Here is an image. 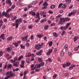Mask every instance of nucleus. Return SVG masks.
<instances>
[{"instance_id": "f257e3e1", "label": "nucleus", "mask_w": 79, "mask_h": 79, "mask_svg": "<svg viewBox=\"0 0 79 79\" xmlns=\"http://www.w3.org/2000/svg\"><path fill=\"white\" fill-rule=\"evenodd\" d=\"M60 21L59 22L58 24L59 25H63L64 23H65V19L64 18H61L60 19Z\"/></svg>"}, {"instance_id": "f03ea898", "label": "nucleus", "mask_w": 79, "mask_h": 79, "mask_svg": "<svg viewBox=\"0 0 79 79\" xmlns=\"http://www.w3.org/2000/svg\"><path fill=\"white\" fill-rule=\"evenodd\" d=\"M21 21H22V19L21 18L19 19H17L16 20V28H18V24H19V23L20 22H21Z\"/></svg>"}, {"instance_id": "7ed1b4c3", "label": "nucleus", "mask_w": 79, "mask_h": 79, "mask_svg": "<svg viewBox=\"0 0 79 79\" xmlns=\"http://www.w3.org/2000/svg\"><path fill=\"white\" fill-rule=\"evenodd\" d=\"M6 75L7 76H8L10 77L13 76H14V73H12V72H7L6 73Z\"/></svg>"}, {"instance_id": "20e7f679", "label": "nucleus", "mask_w": 79, "mask_h": 79, "mask_svg": "<svg viewBox=\"0 0 79 79\" xmlns=\"http://www.w3.org/2000/svg\"><path fill=\"white\" fill-rule=\"evenodd\" d=\"M42 48V46H41V45L39 44H37L35 47V48L36 50H39L40 48Z\"/></svg>"}, {"instance_id": "39448f33", "label": "nucleus", "mask_w": 79, "mask_h": 79, "mask_svg": "<svg viewBox=\"0 0 79 79\" xmlns=\"http://www.w3.org/2000/svg\"><path fill=\"white\" fill-rule=\"evenodd\" d=\"M40 66H41V65L40 64H36L35 65L33 69H31V70L35 69V68H40Z\"/></svg>"}, {"instance_id": "423d86ee", "label": "nucleus", "mask_w": 79, "mask_h": 79, "mask_svg": "<svg viewBox=\"0 0 79 79\" xmlns=\"http://www.w3.org/2000/svg\"><path fill=\"white\" fill-rule=\"evenodd\" d=\"M70 24H71V23H67L66 25V26L64 27V30H66V29H68V26H69Z\"/></svg>"}, {"instance_id": "0eeeda50", "label": "nucleus", "mask_w": 79, "mask_h": 79, "mask_svg": "<svg viewBox=\"0 0 79 79\" xmlns=\"http://www.w3.org/2000/svg\"><path fill=\"white\" fill-rule=\"evenodd\" d=\"M13 47L12 45H11L10 47H8L7 48V50L9 53H11V50H12V47Z\"/></svg>"}, {"instance_id": "6e6552de", "label": "nucleus", "mask_w": 79, "mask_h": 79, "mask_svg": "<svg viewBox=\"0 0 79 79\" xmlns=\"http://www.w3.org/2000/svg\"><path fill=\"white\" fill-rule=\"evenodd\" d=\"M43 52V50H41L40 51H39L38 52H37L36 53V55H39L40 56V55H42V52Z\"/></svg>"}, {"instance_id": "1a4fd4ad", "label": "nucleus", "mask_w": 79, "mask_h": 79, "mask_svg": "<svg viewBox=\"0 0 79 79\" xmlns=\"http://www.w3.org/2000/svg\"><path fill=\"white\" fill-rule=\"evenodd\" d=\"M13 66L15 67H18L19 66V63L18 62H15V63H13Z\"/></svg>"}, {"instance_id": "9d476101", "label": "nucleus", "mask_w": 79, "mask_h": 79, "mask_svg": "<svg viewBox=\"0 0 79 79\" xmlns=\"http://www.w3.org/2000/svg\"><path fill=\"white\" fill-rule=\"evenodd\" d=\"M6 2L9 4V6H11V4H12L11 1L10 0H7Z\"/></svg>"}, {"instance_id": "9b49d317", "label": "nucleus", "mask_w": 79, "mask_h": 79, "mask_svg": "<svg viewBox=\"0 0 79 79\" xmlns=\"http://www.w3.org/2000/svg\"><path fill=\"white\" fill-rule=\"evenodd\" d=\"M22 40H23V41H26V40L27 39V35L26 36H25L23 37H22Z\"/></svg>"}, {"instance_id": "f8f14e48", "label": "nucleus", "mask_w": 79, "mask_h": 79, "mask_svg": "<svg viewBox=\"0 0 79 79\" xmlns=\"http://www.w3.org/2000/svg\"><path fill=\"white\" fill-rule=\"evenodd\" d=\"M61 8H66V5L65 4H63L62 3H61Z\"/></svg>"}, {"instance_id": "ddd939ff", "label": "nucleus", "mask_w": 79, "mask_h": 79, "mask_svg": "<svg viewBox=\"0 0 79 79\" xmlns=\"http://www.w3.org/2000/svg\"><path fill=\"white\" fill-rule=\"evenodd\" d=\"M45 14H46V12L45 11H42L40 13V14L41 16H43V15H45Z\"/></svg>"}, {"instance_id": "4468645a", "label": "nucleus", "mask_w": 79, "mask_h": 79, "mask_svg": "<svg viewBox=\"0 0 79 79\" xmlns=\"http://www.w3.org/2000/svg\"><path fill=\"white\" fill-rule=\"evenodd\" d=\"M5 36V34H2L0 36V38L2 39V40H5V38L4 37Z\"/></svg>"}, {"instance_id": "2eb2a0df", "label": "nucleus", "mask_w": 79, "mask_h": 79, "mask_svg": "<svg viewBox=\"0 0 79 79\" xmlns=\"http://www.w3.org/2000/svg\"><path fill=\"white\" fill-rule=\"evenodd\" d=\"M76 66L75 65H72L69 67V70H71L73 69V68H74Z\"/></svg>"}, {"instance_id": "dca6fc26", "label": "nucleus", "mask_w": 79, "mask_h": 79, "mask_svg": "<svg viewBox=\"0 0 79 79\" xmlns=\"http://www.w3.org/2000/svg\"><path fill=\"white\" fill-rule=\"evenodd\" d=\"M36 18H38V19H39V18H40V16H39V13H38L36 14Z\"/></svg>"}, {"instance_id": "f3484780", "label": "nucleus", "mask_w": 79, "mask_h": 79, "mask_svg": "<svg viewBox=\"0 0 79 79\" xmlns=\"http://www.w3.org/2000/svg\"><path fill=\"white\" fill-rule=\"evenodd\" d=\"M37 37H39V38H42V37H43V35H37Z\"/></svg>"}, {"instance_id": "a211bd4d", "label": "nucleus", "mask_w": 79, "mask_h": 79, "mask_svg": "<svg viewBox=\"0 0 79 79\" xmlns=\"http://www.w3.org/2000/svg\"><path fill=\"white\" fill-rule=\"evenodd\" d=\"M70 20V19L69 18H67L65 19V22H67L68 21H69Z\"/></svg>"}, {"instance_id": "6ab92c4d", "label": "nucleus", "mask_w": 79, "mask_h": 79, "mask_svg": "<svg viewBox=\"0 0 79 79\" xmlns=\"http://www.w3.org/2000/svg\"><path fill=\"white\" fill-rule=\"evenodd\" d=\"M55 6H56L55 5H52L51 6L50 8L51 9H54V8H55Z\"/></svg>"}, {"instance_id": "aec40b11", "label": "nucleus", "mask_w": 79, "mask_h": 79, "mask_svg": "<svg viewBox=\"0 0 79 79\" xmlns=\"http://www.w3.org/2000/svg\"><path fill=\"white\" fill-rule=\"evenodd\" d=\"M37 3V1H34L31 3V5H34V4H36Z\"/></svg>"}, {"instance_id": "412c9836", "label": "nucleus", "mask_w": 79, "mask_h": 79, "mask_svg": "<svg viewBox=\"0 0 79 79\" xmlns=\"http://www.w3.org/2000/svg\"><path fill=\"white\" fill-rule=\"evenodd\" d=\"M23 58V56L21 55L20 57H19L17 59L18 61H19V60H21V58Z\"/></svg>"}, {"instance_id": "4be33fe9", "label": "nucleus", "mask_w": 79, "mask_h": 79, "mask_svg": "<svg viewBox=\"0 0 79 79\" xmlns=\"http://www.w3.org/2000/svg\"><path fill=\"white\" fill-rule=\"evenodd\" d=\"M11 68H12V64H9L8 65V69H10Z\"/></svg>"}, {"instance_id": "5701e85b", "label": "nucleus", "mask_w": 79, "mask_h": 79, "mask_svg": "<svg viewBox=\"0 0 79 79\" xmlns=\"http://www.w3.org/2000/svg\"><path fill=\"white\" fill-rule=\"evenodd\" d=\"M62 16V15H58L57 16H56V18H58V19L60 18H61Z\"/></svg>"}, {"instance_id": "b1692460", "label": "nucleus", "mask_w": 79, "mask_h": 79, "mask_svg": "<svg viewBox=\"0 0 79 79\" xmlns=\"http://www.w3.org/2000/svg\"><path fill=\"white\" fill-rule=\"evenodd\" d=\"M20 47L21 48L25 49V46H23L22 44H21L20 45Z\"/></svg>"}, {"instance_id": "393cba45", "label": "nucleus", "mask_w": 79, "mask_h": 79, "mask_svg": "<svg viewBox=\"0 0 79 79\" xmlns=\"http://www.w3.org/2000/svg\"><path fill=\"white\" fill-rule=\"evenodd\" d=\"M12 39H13V37H9L7 38V40L9 41V40H12Z\"/></svg>"}, {"instance_id": "a878e982", "label": "nucleus", "mask_w": 79, "mask_h": 79, "mask_svg": "<svg viewBox=\"0 0 79 79\" xmlns=\"http://www.w3.org/2000/svg\"><path fill=\"white\" fill-rule=\"evenodd\" d=\"M64 48H65V50H68V48H68V45H65V46L64 47Z\"/></svg>"}, {"instance_id": "bb28decb", "label": "nucleus", "mask_w": 79, "mask_h": 79, "mask_svg": "<svg viewBox=\"0 0 79 79\" xmlns=\"http://www.w3.org/2000/svg\"><path fill=\"white\" fill-rule=\"evenodd\" d=\"M6 56H7V57H8V58L9 59H10V58H11V57H9L10 55H9V54H6Z\"/></svg>"}, {"instance_id": "cd10ccee", "label": "nucleus", "mask_w": 79, "mask_h": 79, "mask_svg": "<svg viewBox=\"0 0 79 79\" xmlns=\"http://www.w3.org/2000/svg\"><path fill=\"white\" fill-rule=\"evenodd\" d=\"M74 42H76L77 40V36H75V37H74Z\"/></svg>"}, {"instance_id": "c85d7f7f", "label": "nucleus", "mask_w": 79, "mask_h": 79, "mask_svg": "<svg viewBox=\"0 0 79 79\" xmlns=\"http://www.w3.org/2000/svg\"><path fill=\"white\" fill-rule=\"evenodd\" d=\"M70 64H71V63L69 62H67L66 63V66L67 67L69 66Z\"/></svg>"}, {"instance_id": "c756f323", "label": "nucleus", "mask_w": 79, "mask_h": 79, "mask_svg": "<svg viewBox=\"0 0 79 79\" xmlns=\"http://www.w3.org/2000/svg\"><path fill=\"white\" fill-rule=\"evenodd\" d=\"M27 73V71H25L24 73V77H26V74Z\"/></svg>"}, {"instance_id": "7c9ffc66", "label": "nucleus", "mask_w": 79, "mask_h": 79, "mask_svg": "<svg viewBox=\"0 0 79 79\" xmlns=\"http://www.w3.org/2000/svg\"><path fill=\"white\" fill-rule=\"evenodd\" d=\"M57 76V75L56 74H55L53 76L52 78L53 79H55Z\"/></svg>"}, {"instance_id": "2f4dec72", "label": "nucleus", "mask_w": 79, "mask_h": 79, "mask_svg": "<svg viewBox=\"0 0 79 79\" xmlns=\"http://www.w3.org/2000/svg\"><path fill=\"white\" fill-rule=\"evenodd\" d=\"M53 35L55 37H57V35H56V33L55 32H54L53 33Z\"/></svg>"}, {"instance_id": "473e14b6", "label": "nucleus", "mask_w": 79, "mask_h": 79, "mask_svg": "<svg viewBox=\"0 0 79 79\" xmlns=\"http://www.w3.org/2000/svg\"><path fill=\"white\" fill-rule=\"evenodd\" d=\"M52 44H53V42L52 41L50 42V43H49V47H51V46L52 45Z\"/></svg>"}, {"instance_id": "72a5a7b5", "label": "nucleus", "mask_w": 79, "mask_h": 79, "mask_svg": "<svg viewBox=\"0 0 79 79\" xmlns=\"http://www.w3.org/2000/svg\"><path fill=\"white\" fill-rule=\"evenodd\" d=\"M43 2H44V1H43V0H41L39 3L38 5H40L41 4L43 3Z\"/></svg>"}, {"instance_id": "f704fd0d", "label": "nucleus", "mask_w": 79, "mask_h": 79, "mask_svg": "<svg viewBox=\"0 0 79 79\" xmlns=\"http://www.w3.org/2000/svg\"><path fill=\"white\" fill-rule=\"evenodd\" d=\"M64 51H63V50H62L61 52V56H63L64 55Z\"/></svg>"}, {"instance_id": "c9c22d12", "label": "nucleus", "mask_w": 79, "mask_h": 79, "mask_svg": "<svg viewBox=\"0 0 79 79\" xmlns=\"http://www.w3.org/2000/svg\"><path fill=\"white\" fill-rule=\"evenodd\" d=\"M48 61H49V62H52V59L50 58H48V59L47 60Z\"/></svg>"}, {"instance_id": "e433bc0d", "label": "nucleus", "mask_w": 79, "mask_h": 79, "mask_svg": "<svg viewBox=\"0 0 79 79\" xmlns=\"http://www.w3.org/2000/svg\"><path fill=\"white\" fill-rule=\"evenodd\" d=\"M16 18H17L16 16H15L12 19V21H14V20H15Z\"/></svg>"}, {"instance_id": "4c0bfd02", "label": "nucleus", "mask_w": 79, "mask_h": 79, "mask_svg": "<svg viewBox=\"0 0 79 79\" xmlns=\"http://www.w3.org/2000/svg\"><path fill=\"white\" fill-rule=\"evenodd\" d=\"M11 11V8L7 10L6 12L7 13H8L9 11Z\"/></svg>"}, {"instance_id": "58836bf2", "label": "nucleus", "mask_w": 79, "mask_h": 79, "mask_svg": "<svg viewBox=\"0 0 79 79\" xmlns=\"http://www.w3.org/2000/svg\"><path fill=\"white\" fill-rule=\"evenodd\" d=\"M34 54H31V55H29V54H28V55L27 56L28 57L32 56H34Z\"/></svg>"}, {"instance_id": "ea45409f", "label": "nucleus", "mask_w": 79, "mask_h": 79, "mask_svg": "<svg viewBox=\"0 0 79 79\" xmlns=\"http://www.w3.org/2000/svg\"><path fill=\"white\" fill-rule=\"evenodd\" d=\"M38 60L39 61H42V60L40 58H38Z\"/></svg>"}, {"instance_id": "a19ab883", "label": "nucleus", "mask_w": 79, "mask_h": 79, "mask_svg": "<svg viewBox=\"0 0 79 79\" xmlns=\"http://www.w3.org/2000/svg\"><path fill=\"white\" fill-rule=\"evenodd\" d=\"M24 4L23 3H22L19 5V6H24Z\"/></svg>"}, {"instance_id": "79ce46f5", "label": "nucleus", "mask_w": 79, "mask_h": 79, "mask_svg": "<svg viewBox=\"0 0 79 79\" xmlns=\"http://www.w3.org/2000/svg\"><path fill=\"white\" fill-rule=\"evenodd\" d=\"M64 76L66 77H68V76H69V74L68 73H65L64 74Z\"/></svg>"}, {"instance_id": "37998d69", "label": "nucleus", "mask_w": 79, "mask_h": 79, "mask_svg": "<svg viewBox=\"0 0 79 79\" xmlns=\"http://www.w3.org/2000/svg\"><path fill=\"white\" fill-rule=\"evenodd\" d=\"M48 26L46 25L44 27V29L45 30H47V28H48Z\"/></svg>"}, {"instance_id": "c03bdc74", "label": "nucleus", "mask_w": 79, "mask_h": 79, "mask_svg": "<svg viewBox=\"0 0 79 79\" xmlns=\"http://www.w3.org/2000/svg\"><path fill=\"white\" fill-rule=\"evenodd\" d=\"M3 55V51H2L0 52V56H1Z\"/></svg>"}, {"instance_id": "a18cd8bd", "label": "nucleus", "mask_w": 79, "mask_h": 79, "mask_svg": "<svg viewBox=\"0 0 79 79\" xmlns=\"http://www.w3.org/2000/svg\"><path fill=\"white\" fill-rule=\"evenodd\" d=\"M44 5L45 6H48V3H47V2H44Z\"/></svg>"}, {"instance_id": "49530a36", "label": "nucleus", "mask_w": 79, "mask_h": 79, "mask_svg": "<svg viewBox=\"0 0 79 79\" xmlns=\"http://www.w3.org/2000/svg\"><path fill=\"white\" fill-rule=\"evenodd\" d=\"M40 18L36 20L35 21V23H38V22H39V20H40Z\"/></svg>"}, {"instance_id": "de8ad7c7", "label": "nucleus", "mask_w": 79, "mask_h": 79, "mask_svg": "<svg viewBox=\"0 0 79 79\" xmlns=\"http://www.w3.org/2000/svg\"><path fill=\"white\" fill-rule=\"evenodd\" d=\"M53 51V50L52 49H50L49 50V52H50V53H52V52Z\"/></svg>"}, {"instance_id": "09e8293b", "label": "nucleus", "mask_w": 79, "mask_h": 79, "mask_svg": "<svg viewBox=\"0 0 79 79\" xmlns=\"http://www.w3.org/2000/svg\"><path fill=\"white\" fill-rule=\"evenodd\" d=\"M28 27L29 29H32V25H29Z\"/></svg>"}, {"instance_id": "8fccbe9b", "label": "nucleus", "mask_w": 79, "mask_h": 79, "mask_svg": "<svg viewBox=\"0 0 79 79\" xmlns=\"http://www.w3.org/2000/svg\"><path fill=\"white\" fill-rule=\"evenodd\" d=\"M15 5H13L12 6L11 8V9H14V8H15Z\"/></svg>"}, {"instance_id": "3c124183", "label": "nucleus", "mask_w": 79, "mask_h": 79, "mask_svg": "<svg viewBox=\"0 0 79 79\" xmlns=\"http://www.w3.org/2000/svg\"><path fill=\"white\" fill-rule=\"evenodd\" d=\"M0 73H4V70H0Z\"/></svg>"}, {"instance_id": "603ef678", "label": "nucleus", "mask_w": 79, "mask_h": 79, "mask_svg": "<svg viewBox=\"0 0 79 79\" xmlns=\"http://www.w3.org/2000/svg\"><path fill=\"white\" fill-rule=\"evenodd\" d=\"M27 62L28 63H30L31 62V60H30L29 59H28V60H27Z\"/></svg>"}, {"instance_id": "864d4df0", "label": "nucleus", "mask_w": 79, "mask_h": 79, "mask_svg": "<svg viewBox=\"0 0 79 79\" xmlns=\"http://www.w3.org/2000/svg\"><path fill=\"white\" fill-rule=\"evenodd\" d=\"M35 13L34 12H33H33H32V15H33V16H35Z\"/></svg>"}, {"instance_id": "5fc2aeb1", "label": "nucleus", "mask_w": 79, "mask_h": 79, "mask_svg": "<svg viewBox=\"0 0 79 79\" xmlns=\"http://www.w3.org/2000/svg\"><path fill=\"white\" fill-rule=\"evenodd\" d=\"M7 67V65H5V66H4L3 69H5Z\"/></svg>"}, {"instance_id": "6e6d98bb", "label": "nucleus", "mask_w": 79, "mask_h": 79, "mask_svg": "<svg viewBox=\"0 0 79 79\" xmlns=\"http://www.w3.org/2000/svg\"><path fill=\"white\" fill-rule=\"evenodd\" d=\"M8 78H10V77L8 76L4 78V79H8Z\"/></svg>"}, {"instance_id": "4d7b16f0", "label": "nucleus", "mask_w": 79, "mask_h": 79, "mask_svg": "<svg viewBox=\"0 0 79 79\" xmlns=\"http://www.w3.org/2000/svg\"><path fill=\"white\" fill-rule=\"evenodd\" d=\"M41 66H44V63L42 62L41 63Z\"/></svg>"}, {"instance_id": "13d9d810", "label": "nucleus", "mask_w": 79, "mask_h": 79, "mask_svg": "<svg viewBox=\"0 0 79 79\" xmlns=\"http://www.w3.org/2000/svg\"><path fill=\"white\" fill-rule=\"evenodd\" d=\"M60 29H62V30H63V29H64V27H63L62 26H61L60 27Z\"/></svg>"}, {"instance_id": "bf43d9fd", "label": "nucleus", "mask_w": 79, "mask_h": 79, "mask_svg": "<svg viewBox=\"0 0 79 79\" xmlns=\"http://www.w3.org/2000/svg\"><path fill=\"white\" fill-rule=\"evenodd\" d=\"M49 13H50L51 14H52V13H53V11H51L50 10L49 11H48Z\"/></svg>"}, {"instance_id": "052dcab7", "label": "nucleus", "mask_w": 79, "mask_h": 79, "mask_svg": "<svg viewBox=\"0 0 79 79\" xmlns=\"http://www.w3.org/2000/svg\"><path fill=\"white\" fill-rule=\"evenodd\" d=\"M8 13L7 12L5 13V16H6H6H8Z\"/></svg>"}, {"instance_id": "680f3d73", "label": "nucleus", "mask_w": 79, "mask_h": 79, "mask_svg": "<svg viewBox=\"0 0 79 79\" xmlns=\"http://www.w3.org/2000/svg\"><path fill=\"white\" fill-rule=\"evenodd\" d=\"M63 67L64 68H65L66 67V64H64L63 65Z\"/></svg>"}, {"instance_id": "e2e57ef3", "label": "nucleus", "mask_w": 79, "mask_h": 79, "mask_svg": "<svg viewBox=\"0 0 79 79\" xmlns=\"http://www.w3.org/2000/svg\"><path fill=\"white\" fill-rule=\"evenodd\" d=\"M47 55H50V52H47L46 53Z\"/></svg>"}, {"instance_id": "0e129e2a", "label": "nucleus", "mask_w": 79, "mask_h": 79, "mask_svg": "<svg viewBox=\"0 0 79 79\" xmlns=\"http://www.w3.org/2000/svg\"><path fill=\"white\" fill-rule=\"evenodd\" d=\"M21 68H23L24 67V64H22L20 65Z\"/></svg>"}, {"instance_id": "69168bd1", "label": "nucleus", "mask_w": 79, "mask_h": 79, "mask_svg": "<svg viewBox=\"0 0 79 79\" xmlns=\"http://www.w3.org/2000/svg\"><path fill=\"white\" fill-rule=\"evenodd\" d=\"M44 40H46L47 39V37H46V36L44 37Z\"/></svg>"}, {"instance_id": "338daca9", "label": "nucleus", "mask_w": 79, "mask_h": 79, "mask_svg": "<svg viewBox=\"0 0 79 79\" xmlns=\"http://www.w3.org/2000/svg\"><path fill=\"white\" fill-rule=\"evenodd\" d=\"M4 22H6L7 21V19H4Z\"/></svg>"}, {"instance_id": "774afa93", "label": "nucleus", "mask_w": 79, "mask_h": 79, "mask_svg": "<svg viewBox=\"0 0 79 79\" xmlns=\"http://www.w3.org/2000/svg\"><path fill=\"white\" fill-rule=\"evenodd\" d=\"M43 19V21H47V19L46 18L44 19Z\"/></svg>"}]
</instances>
